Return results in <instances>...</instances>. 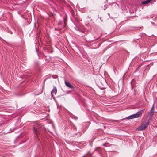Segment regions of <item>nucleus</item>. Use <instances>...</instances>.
<instances>
[{
  "mask_svg": "<svg viewBox=\"0 0 157 157\" xmlns=\"http://www.w3.org/2000/svg\"><path fill=\"white\" fill-rule=\"evenodd\" d=\"M33 132L35 133V136L37 137L39 134H41V132L44 131V127H41V125H38L37 128L34 127L33 128Z\"/></svg>",
  "mask_w": 157,
  "mask_h": 157,
  "instance_id": "nucleus-1",
  "label": "nucleus"
},
{
  "mask_svg": "<svg viewBox=\"0 0 157 157\" xmlns=\"http://www.w3.org/2000/svg\"><path fill=\"white\" fill-rule=\"evenodd\" d=\"M143 111L141 110L137 112L136 114L131 115L127 117L128 119H131L135 118H137L142 116Z\"/></svg>",
  "mask_w": 157,
  "mask_h": 157,
  "instance_id": "nucleus-2",
  "label": "nucleus"
},
{
  "mask_svg": "<svg viewBox=\"0 0 157 157\" xmlns=\"http://www.w3.org/2000/svg\"><path fill=\"white\" fill-rule=\"evenodd\" d=\"M149 122L147 121L145 123H143L141 124V126L139 127L137 129V130L139 131H140L145 129L147 128L148 125H149Z\"/></svg>",
  "mask_w": 157,
  "mask_h": 157,
  "instance_id": "nucleus-3",
  "label": "nucleus"
},
{
  "mask_svg": "<svg viewBox=\"0 0 157 157\" xmlns=\"http://www.w3.org/2000/svg\"><path fill=\"white\" fill-rule=\"evenodd\" d=\"M57 90L56 87L55 86L53 87V88L51 92V96H53V94L56 95L57 93Z\"/></svg>",
  "mask_w": 157,
  "mask_h": 157,
  "instance_id": "nucleus-4",
  "label": "nucleus"
},
{
  "mask_svg": "<svg viewBox=\"0 0 157 157\" xmlns=\"http://www.w3.org/2000/svg\"><path fill=\"white\" fill-rule=\"evenodd\" d=\"M65 83L66 85L68 87L72 89L73 88V86L70 84L69 82L65 81Z\"/></svg>",
  "mask_w": 157,
  "mask_h": 157,
  "instance_id": "nucleus-5",
  "label": "nucleus"
},
{
  "mask_svg": "<svg viewBox=\"0 0 157 157\" xmlns=\"http://www.w3.org/2000/svg\"><path fill=\"white\" fill-rule=\"evenodd\" d=\"M153 111H152V110H151L150 111V112L148 113V115H149V116L150 117V118H149V120H150L151 119V118L152 116H153Z\"/></svg>",
  "mask_w": 157,
  "mask_h": 157,
  "instance_id": "nucleus-6",
  "label": "nucleus"
},
{
  "mask_svg": "<svg viewBox=\"0 0 157 157\" xmlns=\"http://www.w3.org/2000/svg\"><path fill=\"white\" fill-rule=\"evenodd\" d=\"M151 0H147L142 2V3L144 4H147L150 2Z\"/></svg>",
  "mask_w": 157,
  "mask_h": 157,
  "instance_id": "nucleus-7",
  "label": "nucleus"
},
{
  "mask_svg": "<svg viewBox=\"0 0 157 157\" xmlns=\"http://www.w3.org/2000/svg\"><path fill=\"white\" fill-rule=\"evenodd\" d=\"M101 148L100 147H98L96 148L95 151L97 152H98L99 153H100L101 152Z\"/></svg>",
  "mask_w": 157,
  "mask_h": 157,
  "instance_id": "nucleus-8",
  "label": "nucleus"
},
{
  "mask_svg": "<svg viewBox=\"0 0 157 157\" xmlns=\"http://www.w3.org/2000/svg\"><path fill=\"white\" fill-rule=\"evenodd\" d=\"M75 28L76 30L79 31H81V29L80 28H79V27H78L75 26ZM81 32H82V31H81ZM82 32H83L82 31Z\"/></svg>",
  "mask_w": 157,
  "mask_h": 157,
  "instance_id": "nucleus-9",
  "label": "nucleus"
},
{
  "mask_svg": "<svg viewBox=\"0 0 157 157\" xmlns=\"http://www.w3.org/2000/svg\"><path fill=\"white\" fill-rule=\"evenodd\" d=\"M155 77L156 78V81L157 82V74L156 75H154V76H153V78H154Z\"/></svg>",
  "mask_w": 157,
  "mask_h": 157,
  "instance_id": "nucleus-10",
  "label": "nucleus"
},
{
  "mask_svg": "<svg viewBox=\"0 0 157 157\" xmlns=\"http://www.w3.org/2000/svg\"><path fill=\"white\" fill-rule=\"evenodd\" d=\"M154 106L153 105V106L152 107L151 110H154Z\"/></svg>",
  "mask_w": 157,
  "mask_h": 157,
  "instance_id": "nucleus-11",
  "label": "nucleus"
},
{
  "mask_svg": "<svg viewBox=\"0 0 157 157\" xmlns=\"http://www.w3.org/2000/svg\"><path fill=\"white\" fill-rule=\"evenodd\" d=\"M106 6H104V10H105L106 9Z\"/></svg>",
  "mask_w": 157,
  "mask_h": 157,
  "instance_id": "nucleus-12",
  "label": "nucleus"
},
{
  "mask_svg": "<svg viewBox=\"0 0 157 157\" xmlns=\"http://www.w3.org/2000/svg\"><path fill=\"white\" fill-rule=\"evenodd\" d=\"M101 36L99 37H98L96 40L99 39L101 37Z\"/></svg>",
  "mask_w": 157,
  "mask_h": 157,
  "instance_id": "nucleus-13",
  "label": "nucleus"
},
{
  "mask_svg": "<svg viewBox=\"0 0 157 157\" xmlns=\"http://www.w3.org/2000/svg\"><path fill=\"white\" fill-rule=\"evenodd\" d=\"M10 33L11 34H12L13 33H12V31H11V32H10Z\"/></svg>",
  "mask_w": 157,
  "mask_h": 157,
  "instance_id": "nucleus-14",
  "label": "nucleus"
},
{
  "mask_svg": "<svg viewBox=\"0 0 157 157\" xmlns=\"http://www.w3.org/2000/svg\"><path fill=\"white\" fill-rule=\"evenodd\" d=\"M103 146H105V144H103Z\"/></svg>",
  "mask_w": 157,
  "mask_h": 157,
  "instance_id": "nucleus-15",
  "label": "nucleus"
},
{
  "mask_svg": "<svg viewBox=\"0 0 157 157\" xmlns=\"http://www.w3.org/2000/svg\"><path fill=\"white\" fill-rule=\"evenodd\" d=\"M55 30H58V29H55Z\"/></svg>",
  "mask_w": 157,
  "mask_h": 157,
  "instance_id": "nucleus-16",
  "label": "nucleus"
},
{
  "mask_svg": "<svg viewBox=\"0 0 157 157\" xmlns=\"http://www.w3.org/2000/svg\"><path fill=\"white\" fill-rule=\"evenodd\" d=\"M83 36H85V35H82Z\"/></svg>",
  "mask_w": 157,
  "mask_h": 157,
  "instance_id": "nucleus-17",
  "label": "nucleus"
},
{
  "mask_svg": "<svg viewBox=\"0 0 157 157\" xmlns=\"http://www.w3.org/2000/svg\"><path fill=\"white\" fill-rule=\"evenodd\" d=\"M59 30H61V29H59Z\"/></svg>",
  "mask_w": 157,
  "mask_h": 157,
  "instance_id": "nucleus-18",
  "label": "nucleus"
}]
</instances>
